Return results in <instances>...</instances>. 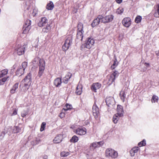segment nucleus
I'll return each mask as SVG.
<instances>
[{"label": "nucleus", "instance_id": "obj_35", "mask_svg": "<svg viewBox=\"0 0 159 159\" xmlns=\"http://www.w3.org/2000/svg\"><path fill=\"white\" fill-rule=\"evenodd\" d=\"M142 19V16H137L135 19V22L136 23H139L141 21Z\"/></svg>", "mask_w": 159, "mask_h": 159}, {"label": "nucleus", "instance_id": "obj_19", "mask_svg": "<svg viewBox=\"0 0 159 159\" xmlns=\"http://www.w3.org/2000/svg\"><path fill=\"white\" fill-rule=\"evenodd\" d=\"M103 143L102 142H95L92 143L90 145V147L91 148H98L102 145Z\"/></svg>", "mask_w": 159, "mask_h": 159}, {"label": "nucleus", "instance_id": "obj_9", "mask_svg": "<svg viewBox=\"0 0 159 159\" xmlns=\"http://www.w3.org/2000/svg\"><path fill=\"white\" fill-rule=\"evenodd\" d=\"M102 15H98L97 17L94 19L91 24V26L94 27L98 25L100 22H102Z\"/></svg>", "mask_w": 159, "mask_h": 159}, {"label": "nucleus", "instance_id": "obj_27", "mask_svg": "<svg viewBox=\"0 0 159 159\" xmlns=\"http://www.w3.org/2000/svg\"><path fill=\"white\" fill-rule=\"evenodd\" d=\"M119 74V73L117 70H115L113 71V72L111 75L110 76L116 79V78L118 77Z\"/></svg>", "mask_w": 159, "mask_h": 159}, {"label": "nucleus", "instance_id": "obj_51", "mask_svg": "<svg viewBox=\"0 0 159 159\" xmlns=\"http://www.w3.org/2000/svg\"><path fill=\"white\" fill-rule=\"evenodd\" d=\"M6 134V132L5 131H2L1 133V136H4Z\"/></svg>", "mask_w": 159, "mask_h": 159}, {"label": "nucleus", "instance_id": "obj_12", "mask_svg": "<svg viewBox=\"0 0 159 159\" xmlns=\"http://www.w3.org/2000/svg\"><path fill=\"white\" fill-rule=\"evenodd\" d=\"M123 25L126 27H129L131 24V19L129 17L124 18L122 21Z\"/></svg>", "mask_w": 159, "mask_h": 159}, {"label": "nucleus", "instance_id": "obj_15", "mask_svg": "<svg viewBox=\"0 0 159 159\" xmlns=\"http://www.w3.org/2000/svg\"><path fill=\"white\" fill-rule=\"evenodd\" d=\"M106 102L107 105L109 107L112 106L114 104V99L113 98L111 97L107 98L106 99Z\"/></svg>", "mask_w": 159, "mask_h": 159}, {"label": "nucleus", "instance_id": "obj_38", "mask_svg": "<svg viewBox=\"0 0 159 159\" xmlns=\"http://www.w3.org/2000/svg\"><path fill=\"white\" fill-rule=\"evenodd\" d=\"M158 99V98L157 96L156 95H153L152 99V102H157Z\"/></svg>", "mask_w": 159, "mask_h": 159}, {"label": "nucleus", "instance_id": "obj_39", "mask_svg": "<svg viewBox=\"0 0 159 159\" xmlns=\"http://www.w3.org/2000/svg\"><path fill=\"white\" fill-rule=\"evenodd\" d=\"M28 111L24 110L21 113V116L23 117H25L28 114Z\"/></svg>", "mask_w": 159, "mask_h": 159}, {"label": "nucleus", "instance_id": "obj_16", "mask_svg": "<svg viewBox=\"0 0 159 159\" xmlns=\"http://www.w3.org/2000/svg\"><path fill=\"white\" fill-rule=\"evenodd\" d=\"M101 84L98 83H93L91 86V90L94 92H97L96 90L99 89L101 87Z\"/></svg>", "mask_w": 159, "mask_h": 159}, {"label": "nucleus", "instance_id": "obj_13", "mask_svg": "<svg viewBox=\"0 0 159 159\" xmlns=\"http://www.w3.org/2000/svg\"><path fill=\"white\" fill-rule=\"evenodd\" d=\"M25 47L24 45H18L17 48L16 49L17 54L20 56L24 54L25 52Z\"/></svg>", "mask_w": 159, "mask_h": 159}, {"label": "nucleus", "instance_id": "obj_7", "mask_svg": "<svg viewBox=\"0 0 159 159\" xmlns=\"http://www.w3.org/2000/svg\"><path fill=\"white\" fill-rule=\"evenodd\" d=\"M107 157H111L112 158H116L118 156L117 152L114 150L110 148H107L106 151Z\"/></svg>", "mask_w": 159, "mask_h": 159}, {"label": "nucleus", "instance_id": "obj_14", "mask_svg": "<svg viewBox=\"0 0 159 159\" xmlns=\"http://www.w3.org/2000/svg\"><path fill=\"white\" fill-rule=\"evenodd\" d=\"M48 21L46 17H42L41 20L38 23V26L41 27L47 25Z\"/></svg>", "mask_w": 159, "mask_h": 159}, {"label": "nucleus", "instance_id": "obj_20", "mask_svg": "<svg viewBox=\"0 0 159 159\" xmlns=\"http://www.w3.org/2000/svg\"><path fill=\"white\" fill-rule=\"evenodd\" d=\"M63 136L61 134L57 135L53 140L54 143H57L61 142L62 140Z\"/></svg>", "mask_w": 159, "mask_h": 159}, {"label": "nucleus", "instance_id": "obj_55", "mask_svg": "<svg viewBox=\"0 0 159 159\" xmlns=\"http://www.w3.org/2000/svg\"><path fill=\"white\" fill-rule=\"evenodd\" d=\"M144 65L145 66H146L147 67L149 66V64L146 62L145 63Z\"/></svg>", "mask_w": 159, "mask_h": 159}, {"label": "nucleus", "instance_id": "obj_23", "mask_svg": "<svg viewBox=\"0 0 159 159\" xmlns=\"http://www.w3.org/2000/svg\"><path fill=\"white\" fill-rule=\"evenodd\" d=\"M19 84L18 83H16L12 87L11 90V93L12 94L14 93L18 88Z\"/></svg>", "mask_w": 159, "mask_h": 159}, {"label": "nucleus", "instance_id": "obj_4", "mask_svg": "<svg viewBox=\"0 0 159 159\" xmlns=\"http://www.w3.org/2000/svg\"><path fill=\"white\" fill-rule=\"evenodd\" d=\"M28 63L26 61L23 62L21 65L19 66L16 72V75L20 76L22 75L24 73L26 68L27 67Z\"/></svg>", "mask_w": 159, "mask_h": 159}, {"label": "nucleus", "instance_id": "obj_25", "mask_svg": "<svg viewBox=\"0 0 159 159\" xmlns=\"http://www.w3.org/2000/svg\"><path fill=\"white\" fill-rule=\"evenodd\" d=\"M54 7L53 3L52 2L50 1L47 5V9L48 10H52Z\"/></svg>", "mask_w": 159, "mask_h": 159}, {"label": "nucleus", "instance_id": "obj_31", "mask_svg": "<svg viewBox=\"0 0 159 159\" xmlns=\"http://www.w3.org/2000/svg\"><path fill=\"white\" fill-rule=\"evenodd\" d=\"M78 138L76 136L74 135L70 139V141L72 143H76L78 141Z\"/></svg>", "mask_w": 159, "mask_h": 159}, {"label": "nucleus", "instance_id": "obj_54", "mask_svg": "<svg viewBox=\"0 0 159 159\" xmlns=\"http://www.w3.org/2000/svg\"><path fill=\"white\" fill-rule=\"evenodd\" d=\"M43 158L44 159H47L48 158V157L46 155H43Z\"/></svg>", "mask_w": 159, "mask_h": 159}, {"label": "nucleus", "instance_id": "obj_30", "mask_svg": "<svg viewBox=\"0 0 159 159\" xmlns=\"http://www.w3.org/2000/svg\"><path fill=\"white\" fill-rule=\"evenodd\" d=\"M156 7L157 8L156 10L155 11V12L154 14V16L156 17H159V4H157L156 6Z\"/></svg>", "mask_w": 159, "mask_h": 159}, {"label": "nucleus", "instance_id": "obj_17", "mask_svg": "<svg viewBox=\"0 0 159 159\" xmlns=\"http://www.w3.org/2000/svg\"><path fill=\"white\" fill-rule=\"evenodd\" d=\"M117 113L116 114H118L119 117H121L123 116L124 111L123 110V107L120 105H118L117 107Z\"/></svg>", "mask_w": 159, "mask_h": 159}, {"label": "nucleus", "instance_id": "obj_46", "mask_svg": "<svg viewBox=\"0 0 159 159\" xmlns=\"http://www.w3.org/2000/svg\"><path fill=\"white\" fill-rule=\"evenodd\" d=\"M130 156L131 157H133V156H134V154L135 153L134 152H133V150H132V149H131L130 150Z\"/></svg>", "mask_w": 159, "mask_h": 159}, {"label": "nucleus", "instance_id": "obj_43", "mask_svg": "<svg viewBox=\"0 0 159 159\" xmlns=\"http://www.w3.org/2000/svg\"><path fill=\"white\" fill-rule=\"evenodd\" d=\"M69 80L67 78H66L65 77L63 79V82L65 84H67L68 83Z\"/></svg>", "mask_w": 159, "mask_h": 159}, {"label": "nucleus", "instance_id": "obj_49", "mask_svg": "<svg viewBox=\"0 0 159 159\" xmlns=\"http://www.w3.org/2000/svg\"><path fill=\"white\" fill-rule=\"evenodd\" d=\"M17 114V110L16 109H15L13 111V112L12 114V116H14L16 115Z\"/></svg>", "mask_w": 159, "mask_h": 159}, {"label": "nucleus", "instance_id": "obj_48", "mask_svg": "<svg viewBox=\"0 0 159 159\" xmlns=\"http://www.w3.org/2000/svg\"><path fill=\"white\" fill-rule=\"evenodd\" d=\"M66 107L67 108V110L71 109V108L72 106L69 104H66Z\"/></svg>", "mask_w": 159, "mask_h": 159}, {"label": "nucleus", "instance_id": "obj_50", "mask_svg": "<svg viewBox=\"0 0 159 159\" xmlns=\"http://www.w3.org/2000/svg\"><path fill=\"white\" fill-rule=\"evenodd\" d=\"M5 76L2 71H0V78H1Z\"/></svg>", "mask_w": 159, "mask_h": 159}, {"label": "nucleus", "instance_id": "obj_18", "mask_svg": "<svg viewBox=\"0 0 159 159\" xmlns=\"http://www.w3.org/2000/svg\"><path fill=\"white\" fill-rule=\"evenodd\" d=\"M86 129L85 128H78L76 130V133L80 135H84L86 134Z\"/></svg>", "mask_w": 159, "mask_h": 159}, {"label": "nucleus", "instance_id": "obj_22", "mask_svg": "<svg viewBox=\"0 0 159 159\" xmlns=\"http://www.w3.org/2000/svg\"><path fill=\"white\" fill-rule=\"evenodd\" d=\"M21 132V129L18 126H15L12 129V132L14 133H17Z\"/></svg>", "mask_w": 159, "mask_h": 159}, {"label": "nucleus", "instance_id": "obj_52", "mask_svg": "<svg viewBox=\"0 0 159 159\" xmlns=\"http://www.w3.org/2000/svg\"><path fill=\"white\" fill-rule=\"evenodd\" d=\"M116 2L119 4H120L122 2V0H116Z\"/></svg>", "mask_w": 159, "mask_h": 159}, {"label": "nucleus", "instance_id": "obj_53", "mask_svg": "<svg viewBox=\"0 0 159 159\" xmlns=\"http://www.w3.org/2000/svg\"><path fill=\"white\" fill-rule=\"evenodd\" d=\"M34 11H36L35 9H34V10H33V13H32V15H33V16H35L36 15V13H34Z\"/></svg>", "mask_w": 159, "mask_h": 159}, {"label": "nucleus", "instance_id": "obj_2", "mask_svg": "<svg viewBox=\"0 0 159 159\" xmlns=\"http://www.w3.org/2000/svg\"><path fill=\"white\" fill-rule=\"evenodd\" d=\"M76 34V38L75 39V42L76 44L79 42H81L83 37V33L84 31L83 30V26L81 23L79 24L78 25V30Z\"/></svg>", "mask_w": 159, "mask_h": 159}, {"label": "nucleus", "instance_id": "obj_5", "mask_svg": "<svg viewBox=\"0 0 159 159\" xmlns=\"http://www.w3.org/2000/svg\"><path fill=\"white\" fill-rule=\"evenodd\" d=\"M32 74L30 72L27 74L22 81L25 83L24 86L28 89L32 83Z\"/></svg>", "mask_w": 159, "mask_h": 159}, {"label": "nucleus", "instance_id": "obj_56", "mask_svg": "<svg viewBox=\"0 0 159 159\" xmlns=\"http://www.w3.org/2000/svg\"><path fill=\"white\" fill-rule=\"evenodd\" d=\"M157 56H159V50L158 52L157 53Z\"/></svg>", "mask_w": 159, "mask_h": 159}, {"label": "nucleus", "instance_id": "obj_32", "mask_svg": "<svg viewBox=\"0 0 159 159\" xmlns=\"http://www.w3.org/2000/svg\"><path fill=\"white\" fill-rule=\"evenodd\" d=\"M114 57L115 58V60L114 61L113 64L111 66V68L112 69H114L118 65V63H116L117 62V60L116 57Z\"/></svg>", "mask_w": 159, "mask_h": 159}, {"label": "nucleus", "instance_id": "obj_40", "mask_svg": "<svg viewBox=\"0 0 159 159\" xmlns=\"http://www.w3.org/2000/svg\"><path fill=\"white\" fill-rule=\"evenodd\" d=\"M46 124L45 122H43L42 123V124L41 125V128H40V129L41 131H42L44 130Z\"/></svg>", "mask_w": 159, "mask_h": 159}, {"label": "nucleus", "instance_id": "obj_33", "mask_svg": "<svg viewBox=\"0 0 159 159\" xmlns=\"http://www.w3.org/2000/svg\"><path fill=\"white\" fill-rule=\"evenodd\" d=\"M126 94L124 91H121L120 93V96L121 99L123 102L125 101V97Z\"/></svg>", "mask_w": 159, "mask_h": 159}, {"label": "nucleus", "instance_id": "obj_44", "mask_svg": "<svg viewBox=\"0 0 159 159\" xmlns=\"http://www.w3.org/2000/svg\"><path fill=\"white\" fill-rule=\"evenodd\" d=\"M3 73V74L5 75H6L8 73V70L7 69H4L1 71Z\"/></svg>", "mask_w": 159, "mask_h": 159}, {"label": "nucleus", "instance_id": "obj_41", "mask_svg": "<svg viewBox=\"0 0 159 159\" xmlns=\"http://www.w3.org/2000/svg\"><path fill=\"white\" fill-rule=\"evenodd\" d=\"M132 149L134 152V153H137L138 152L139 149V148L138 147H135L133 148Z\"/></svg>", "mask_w": 159, "mask_h": 159}, {"label": "nucleus", "instance_id": "obj_6", "mask_svg": "<svg viewBox=\"0 0 159 159\" xmlns=\"http://www.w3.org/2000/svg\"><path fill=\"white\" fill-rule=\"evenodd\" d=\"M72 39L71 36H70L68 37L66 40L65 43L62 46V48L63 50L66 51L68 49L70 46V44L72 43Z\"/></svg>", "mask_w": 159, "mask_h": 159}, {"label": "nucleus", "instance_id": "obj_42", "mask_svg": "<svg viewBox=\"0 0 159 159\" xmlns=\"http://www.w3.org/2000/svg\"><path fill=\"white\" fill-rule=\"evenodd\" d=\"M72 76V74L70 73H68L66 75L65 77L69 80Z\"/></svg>", "mask_w": 159, "mask_h": 159}, {"label": "nucleus", "instance_id": "obj_1", "mask_svg": "<svg viewBox=\"0 0 159 159\" xmlns=\"http://www.w3.org/2000/svg\"><path fill=\"white\" fill-rule=\"evenodd\" d=\"M36 60H39V71L38 76L41 77L43 75L45 69L46 65L45 62L43 59H41L39 57L35 58L34 60V61H36Z\"/></svg>", "mask_w": 159, "mask_h": 159}, {"label": "nucleus", "instance_id": "obj_34", "mask_svg": "<svg viewBox=\"0 0 159 159\" xmlns=\"http://www.w3.org/2000/svg\"><path fill=\"white\" fill-rule=\"evenodd\" d=\"M82 87H80V89H79L78 86H77L76 88V90L75 91V93H76V94L78 95H80L82 93Z\"/></svg>", "mask_w": 159, "mask_h": 159}, {"label": "nucleus", "instance_id": "obj_8", "mask_svg": "<svg viewBox=\"0 0 159 159\" xmlns=\"http://www.w3.org/2000/svg\"><path fill=\"white\" fill-rule=\"evenodd\" d=\"M31 21L29 20H27L25 21L23 28V34H26L30 30L31 27Z\"/></svg>", "mask_w": 159, "mask_h": 159}, {"label": "nucleus", "instance_id": "obj_3", "mask_svg": "<svg viewBox=\"0 0 159 159\" xmlns=\"http://www.w3.org/2000/svg\"><path fill=\"white\" fill-rule=\"evenodd\" d=\"M94 43V40L91 38H87L85 43L83 44L81 47L80 49L82 50H85L84 49L86 48L90 49Z\"/></svg>", "mask_w": 159, "mask_h": 159}, {"label": "nucleus", "instance_id": "obj_11", "mask_svg": "<svg viewBox=\"0 0 159 159\" xmlns=\"http://www.w3.org/2000/svg\"><path fill=\"white\" fill-rule=\"evenodd\" d=\"M114 16L112 15H109L103 17L102 16V22L106 23L111 21L113 20Z\"/></svg>", "mask_w": 159, "mask_h": 159}, {"label": "nucleus", "instance_id": "obj_45", "mask_svg": "<svg viewBox=\"0 0 159 159\" xmlns=\"http://www.w3.org/2000/svg\"><path fill=\"white\" fill-rule=\"evenodd\" d=\"M123 11H124L123 8H122L121 9H120L119 11H118V10L117 12L118 14H121L123 12Z\"/></svg>", "mask_w": 159, "mask_h": 159}, {"label": "nucleus", "instance_id": "obj_21", "mask_svg": "<svg viewBox=\"0 0 159 159\" xmlns=\"http://www.w3.org/2000/svg\"><path fill=\"white\" fill-rule=\"evenodd\" d=\"M61 78H57L54 81V85L57 87L61 85Z\"/></svg>", "mask_w": 159, "mask_h": 159}, {"label": "nucleus", "instance_id": "obj_29", "mask_svg": "<svg viewBox=\"0 0 159 159\" xmlns=\"http://www.w3.org/2000/svg\"><path fill=\"white\" fill-rule=\"evenodd\" d=\"M115 80L114 78H113V77L110 75L109 76V78H108V81L107 83L108 85H110L113 82H114Z\"/></svg>", "mask_w": 159, "mask_h": 159}, {"label": "nucleus", "instance_id": "obj_24", "mask_svg": "<svg viewBox=\"0 0 159 159\" xmlns=\"http://www.w3.org/2000/svg\"><path fill=\"white\" fill-rule=\"evenodd\" d=\"M9 79V76H6L0 80V85H3L5 82Z\"/></svg>", "mask_w": 159, "mask_h": 159}, {"label": "nucleus", "instance_id": "obj_26", "mask_svg": "<svg viewBox=\"0 0 159 159\" xmlns=\"http://www.w3.org/2000/svg\"><path fill=\"white\" fill-rule=\"evenodd\" d=\"M46 26V27L44 28L43 29L42 31L44 33H48L51 29V27L49 25L47 24V25Z\"/></svg>", "mask_w": 159, "mask_h": 159}, {"label": "nucleus", "instance_id": "obj_10", "mask_svg": "<svg viewBox=\"0 0 159 159\" xmlns=\"http://www.w3.org/2000/svg\"><path fill=\"white\" fill-rule=\"evenodd\" d=\"M92 112L93 115L96 119L97 118L98 116L100 115L99 108L95 103L94 104L93 107Z\"/></svg>", "mask_w": 159, "mask_h": 159}, {"label": "nucleus", "instance_id": "obj_47", "mask_svg": "<svg viewBox=\"0 0 159 159\" xmlns=\"http://www.w3.org/2000/svg\"><path fill=\"white\" fill-rule=\"evenodd\" d=\"M41 141V140L39 139H36L35 140L36 143H35V144L36 145L38 144Z\"/></svg>", "mask_w": 159, "mask_h": 159}, {"label": "nucleus", "instance_id": "obj_36", "mask_svg": "<svg viewBox=\"0 0 159 159\" xmlns=\"http://www.w3.org/2000/svg\"><path fill=\"white\" fill-rule=\"evenodd\" d=\"M69 153L68 152H66L65 151H63L61 152L60 155L61 157H66L69 155Z\"/></svg>", "mask_w": 159, "mask_h": 159}, {"label": "nucleus", "instance_id": "obj_28", "mask_svg": "<svg viewBox=\"0 0 159 159\" xmlns=\"http://www.w3.org/2000/svg\"><path fill=\"white\" fill-rule=\"evenodd\" d=\"M119 115L118 114H115L113 117V121L115 124L117 123L119 119Z\"/></svg>", "mask_w": 159, "mask_h": 159}, {"label": "nucleus", "instance_id": "obj_37", "mask_svg": "<svg viewBox=\"0 0 159 159\" xmlns=\"http://www.w3.org/2000/svg\"><path fill=\"white\" fill-rule=\"evenodd\" d=\"M146 144V141L145 139H144L142 141L138 143V145L139 147L144 146Z\"/></svg>", "mask_w": 159, "mask_h": 159}]
</instances>
